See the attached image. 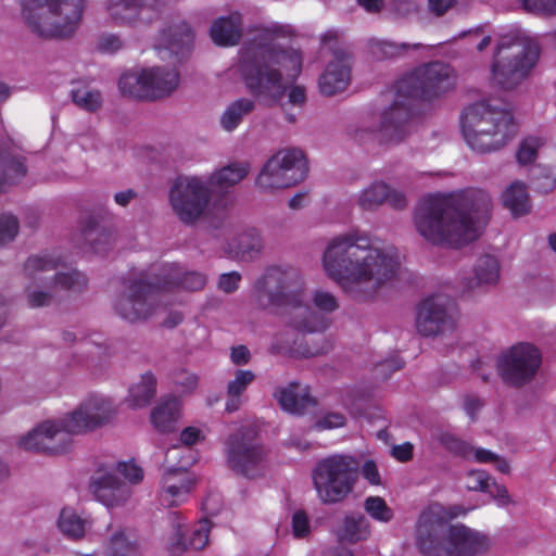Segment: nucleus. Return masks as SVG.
Masks as SVG:
<instances>
[{
  "mask_svg": "<svg viewBox=\"0 0 556 556\" xmlns=\"http://www.w3.org/2000/svg\"><path fill=\"white\" fill-rule=\"evenodd\" d=\"M402 255L397 248L358 229L329 240L323 254L326 275L349 296L364 301L374 298L400 274Z\"/></svg>",
  "mask_w": 556,
  "mask_h": 556,
  "instance_id": "obj_1",
  "label": "nucleus"
},
{
  "mask_svg": "<svg viewBox=\"0 0 556 556\" xmlns=\"http://www.w3.org/2000/svg\"><path fill=\"white\" fill-rule=\"evenodd\" d=\"M255 301L264 309L285 316L286 323L303 333L321 332L329 320L314 312L332 313L339 307L334 294L316 289L307 294L304 276L296 267L276 265L268 267L255 285Z\"/></svg>",
  "mask_w": 556,
  "mask_h": 556,
  "instance_id": "obj_2",
  "label": "nucleus"
},
{
  "mask_svg": "<svg viewBox=\"0 0 556 556\" xmlns=\"http://www.w3.org/2000/svg\"><path fill=\"white\" fill-rule=\"evenodd\" d=\"M490 211L491 198L482 190L428 195L415 208L414 225L432 244L460 247L481 235Z\"/></svg>",
  "mask_w": 556,
  "mask_h": 556,
  "instance_id": "obj_3",
  "label": "nucleus"
},
{
  "mask_svg": "<svg viewBox=\"0 0 556 556\" xmlns=\"http://www.w3.org/2000/svg\"><path fill=\"white\" fill-rule=\"evenodd\" d=\"M303 55L299 49L282 48L274 39L244 46L239 62L230 71L239 73L256 97L277 103L289 85L300 76Z\"/></svg>",
  "mask_w": 556,
  "mask_h": 556,
  "instance_id": "obj_4",
  "label": "nucleus"
},
{
  "mask_svg": "<svg viewBox=\"0 0 556 556\" xmlns=\"http://www.w3.org/2000/svg\"><path fill=\"white\" fill-rule=\"evenodd\" d=\"M455 86L453 68L443 62H431L399 79L389 91L390 105L381 113L380 131L389 141H399L407 132L417 99H429Z\"/></svg>",
  "mask_w": 556,
  "mask_h": 556,
  "instance_id": "obj_5",
  "label": "nucleus"
},
{
  "mask_svg": "<svg viewBox=\"0 0 556 556\" xmlns=\"http://www.w3.org/2000/svg\"><path fill=\"white\" fill-rule=\"evenodd\" d=\"M456 513L433 503L422 511L416 528V541L425 556H476L489 547L481 532L457 523L445 527Z\"/></svg>",
  "mask_w": 556,
  "mask_h": 556,
  "instance_id": "obj_6",
  "label": "nucleus"
},
{
  "mask_svg": "<svg viewBox=\"0 0 556 556\" xmlns=\"http://www.w3.org/2000/svg\"><path fill=\"white\" fill-rule=\"evenodd\" d=\"M206 283V277L198 271L182 273L179 266L172 265L163 275L161 285L151 286L142 281L129 283L117 296L114 309L124 319L135 323L149 318L161 308L159 302L163 291L180 287L197 291Z\"/></svg>",
  "mask_w": 556,
  "mask_h": 556,
  "instance_id": "obj_7",
  "label": "nucleus"
},
{
  "mask_svg": "<svg viewBox=\"0 0 556 556\" xmlns=\"http://www.w3.org/2000/svg\"><path fill=\"white\" fill-rule=\"evenodd\" d=\"M85 8L86 0H24L22 16L36 36L67 39L79 28Z\"/></svg>",
  "mask_w": 556,
  "mask_h": 556,
  "instance_id": "obj_8",
  "label": "nucleus"
},
{
  "mask_svg": "<svg viewBox=\"0 0 556 556\" xmlns=\"http://www.w3.org/2000/svg\"><path fill=\"white\" fill-rule=\"evenodd\" d=\"M517 127L506 110L491 109L485 102L468 106L462 115V132L468 146L480 153L504 147Z\"/></svg>",
  "mask_w": 556,
  "mask_h": 556,
  "instance_id": "obj_9",
  "label": "nucleus"
},
{
  "mask_svg": "<svg viewBox=\"0 0 556 556\" xmlns=\"http://www.w3.org/2000/svg\"><path fill=\"white\" fill-rule=\"evenodd\" d=\"M63 269L60 258L52 255L27 260L24 270L31 280L26 288L29 305H47L63 291H79L87 285V278L81 273Z\"/></svg>",
  "mask_w": 556,
  "mask_h": 556,
  "instance_id": "obj_10",
  "label": "nucleus"
},
{
  "mask_svg": "<svg viewBox=\"0 0 556 556\" xmlns=\"http://www.w3.org/2000/svg\"><path fill=\"white\" fill-rule=\"evenodd\" d=\"M192 40V31L184 21H179L161 31L156 46L157 54L161 59H169L172 62L165 66L146 67L149 100L166 97L178 87L179 73L175 63L179 60V54L189 49Z\"/></svg>",
  "mask_w": 556,
  "mask_h": 556,
  "instance_id": "obj_11",
  "label": "nucleus"
},
{
  "mask_svg": "<svg viewBox=\"0 0 556 556\" xmlns=\"http://www.w3.org/2000/svg\"><path fill=\"white\" fill-rule=\"evenodd\" d=\"M358 459L351 454H332L317 462L312 480L323 504H337L345 500L358 480Z\"/></svg>",
  "mask_w": 556,
  "mask_h": 556,
  "instance_id": "obj_12",
  "label": "nucleus"
},
{
  "mask_svg": "<svg viewBox=\"0 0 556 556\" xmlns=\"http://www.w3.org/2000/svg\"><path fill=\"white\" fill-rule=\"evenodd\" d=\"M540 55L536 40L526 34L514 40L503 39L492 64V79L504 89L519 85L536 65Z\"/></svg>",
  "mask_w": 556,
  "mask_h": 556,
  "instance_id": "obj_13",
  "label": "nucleus"
},
{
  "mask_svg": "<svg viewBox=\"0 0 556 556\" xmlns=\"http://www.w3.org/2000/svg\"><path fill=\"white\" fill-rule=\"evenodd\" d=\"M212 191L205 176H177L168 191L170 207L177 218L187 225L195 224L206 213Z\"/></svg>",
  "mask_w": 556,
  "mask_h": 556,
  "instance_id": "obj_14",
  "label": "nucleus"
},
{
  "mask_svg": "<svg viewBox=\"0 0 556 556\" xmlns=\"http://www.w3.org/2000/svg\"><path fill=\"white\" fill-rule=\"evenodd\" d=\"M307 172L305 155L300 149H283L263 165L255 184L264 192L293 187L301 182Z\"/></svg>",
  "mask_w": 556,
  "mask_h": 556,
  "instance_id": "obj_15",
  "label": "nucleus"
},
{
  "mask_svg": "<svg viewBox=\"0 0 556 556\" xmlns=\"http://www.w3.org/2000/svg\"><path fill=\"white\" fill-rule=\"evenodd\" d=\"M117 408L113 397L98 393L90 394L73 410L62 416L65 431L73 438V435L85 434L103 428L114 420Z\"/></svg>",
  "mask_w": 556,
  "mask_h": 556,
  "instance_id": "obj_16",
  "label": "nucleus"
},
{
  "mask_svg": "<svg viewBox=\"0 0 556 556\" xmlns=\"http://www.w3.org/2000/svg\"><path fill=\"white\" fill-rule=\"evenodd\" d=\"M541 361L542 355L536 346L520 342L501 354L497 369L505 381L520 386L535 376Z\"/></svg>",
  "mask_w": 556,
  "mask_h": 556,
  "instance_id": "obj_17",
  "label": "nucleus"
},
{
  "mask_svg": "<svg viewBox=\"0 0 556 556\" xmlns=\"http://www.w3.org/2000/svg\"><path fill=\"white\" fill-rule=\"evenodd\" d=\"M17 444L25 451L56 455L71 450L73 438L65 431V424L60 417L39 422L21 437Z\"/></svg>",
  "mask_w": 556,
  "mask_h": 556,
  "instance_id": "obj_18",
  "label": "nucleus"
},
{
  "mask_svg": "<svg viewBox=\"0 0 556 556\" xmlns=\"http://www.w3.org/2000/svg\"><path fill=\"white\" fill-rule=\"evenodd\" d=\"M454 307L442 295L425 299L418 306L416 316L417 330L424 336L444 333L454 328Z\"/></svg>",
  "mask_w": 556,
  "mask_h": 556,
  "instance_id": "obj_19",
  "label": "nucleus"
},
{
  "mask_svg": "<svg viewBox=\"0 0 556 556\" xmlns=\"http://www.w3.org/2000/svg\"><path fill=\"white\" fill-rule=\"evenodd\" d=\"M228 466L239 475L256 477L263 469L264 448L243 437L232 435L226 442Z\"/></svg>",
  "mask_w": 556,
  "mask_h": 556,
  "instance_id": "obj_20",
  "label": "nucleus"
},
{
  "mask_svg": "<svg viewBox=\"0 0 556 556\" xmlns=\"http://www.w3.org/2000/svg\"><path fill=\"white\" fill-rule=\"evenodd\" d=\"M170 534L167 539V547L173 554H180L189 548L202 549L208 543L211 522L207 519L199 520L191 529L187 538V523L185 517L172 514L169 517Z\"/></svg>",
  "mask_w": 556,
  "mask_h": 556,
  "instance_id": "obj_21",
  "label": "nucleus"
},
{
  "mask_svg": "<svg viewBox=\"0 0 556 556\" xmlns=\"http://www.w3.org/2000/svg\"><path fill=\"white\" fill-rule=\"evenodd\" d=\"M159 0H116L108 5L110 17L119 25L150 23L160 13Z\"/></svg>",
  "mask_w": 556,
  "mask_h": 556,
  "instance_id": "obj_22",
  "label": "nucleus"
},
{
  "mask_svg": "<svg viewBox=\"0 0 556 556\" xmlns=\"http://www.w3.org/2000/svg\"><path fill=\"white\" fill-rule=\"evenodd\" d=\"M350 59L344 51H336L318 80L323 94L333 96L342 92L350 84Z\"/></svg>",
  "mask_w": 556,
  "mask_h": 556,
  "instance_id": "obj_23",
  "label": "nucleus"
},
{
  "mask_svg": "<svg viewBox=\"0 0 556 556\" xmlns=\"http://www.w3.org/2000/svg\"><path fill=\"white\" fill-rule=\"evenodd\" d=\"M188 463L179 468L167 470L162 479L160 501L165 506H177L185 503L191 492L193 481L184 469Z\"/></svg>",
  "mask_w": 556,
  "mask_h": 556,
  "instance_id": "obj_24",
  "label": "nucleus"
},
{
  "mask_svg": "<svg viewBox=\"0 0 556 556\" xmlns=\"http://www.w3.org/2000/svg\"><path fill=\"white\" fill-rule=\"evenodd\" d=\"M96 498L109 508L124 505L131 496L130 488L112 472H105L92 483Z\"/></svg>",
  "mask_w": 556,
  "mask_h": 556,
  "instance_id": "obj_25",
  "label": "nucleus"
},
{
  "mask_svg": "<svg viewBox=\"0 0 556 556\" xmlns=\"http://www.w3.org/2000/svg\"><path fill=\"white\" fill-rule=\"evenodd\" d=\"M182 416V401L176 395L162 396L150 413V422L161 433L175 431Z\"/></svg>",
  "mask_w": 556,
  "mask_h": 556,
  "instance_id": "obj_26",
  "label": "nucleus"
},
{
  "mask_svg": "<svg viewBox=\"0 0 556 556\" xmlns=\"http://www.w3.org/2000/svg\"><path fill=\"white\" fill-rule=\"evenodd\" d=\"M250 169L251 167L248 162H233L214 170L208 176H205V178L212 192L226 193L242 181L250 173Z\"/></svg>",
  "mask_w": 556,
  "mask_h": 556,
  "instance_id": "obj_27",
  "label": "nucleus"
},
{
  "mask_svg": "<svg viewBox=\"0 0 556 556\" xmlns=\"http://www.w3.org/2000/svg\"><path fill=\"white\" fill-rule=\"evenodd\" d=\"M466 488L470 491H480L490 494L498 505L509 503V495L504 485L497 484L488 472L483 470H470L465 477Z\"/></svg>",
  "mask_w": 556,
  "mask_h": 556,
  "instance_id": "obj_28",
  "label": "nucleus"
},
{
  "mask_svg": "<svg viewBox=\"0 0 556 556\" xmlns=\"http://www.w3.org/2000/svg\"><path fill=\"white\" fill-rule=\"evenodd\" d=\"M239 13H231L215 21L211 27V38L218 46H233L238 42L242 30Z\"/></svg>",
  "mask_w": 556,
  "mask_h": 556,
  "instance_id": "obj_29",
  "label": "nucleus"
},
{
  "mask_svg": "<svg viewBox=\"0 0 556 556\" xmlns=\"http://www.w3.org/2000/svg\"><path fill=\"white\" fill-rule=\"evenodd\" d=\"M370 532V523L363 515L345 516L336 530L338 540L350 544L366 541Z\"/></svg>",
  "mask_w": 556,
  "mask_h": 556,
  "instance_id": "obj_30",
  "label": "nucleus"
},
{
  "mask_svg": "<svg viewBox=\"0 0 556 556\" xmlns=\"http://www.w3.org/2000/svg\"><path fill=\"white\" fill-rule=\"evenodd\" d=\"M275 396L281 408L292 414L301 413L312 402L308 388L295 382L278 389Z\"/></svg>",
  "mask_w": 556,
  "mask_h": 556,
  "instance_id": "obj_31",
  "label": "nucleus"
},
{
  "mask_svg": "<svg viewBox=\"0 0 556 556\" xmlns=\"http://www.w3.org/2000/svg\"><path fill=\"white\" fill-rule=\"evenodd\" d=\"M156 394V378L151 371L142 374L128 391L126 403L131 408H143Z\"/></svg>",
  "mask_w": 556,
  "mask_h": 556,
  "instance_id": "obj_32",
  "label": "nucleus"
},
{
  "mask_svg": "<svg viewBox=\"0 0 556 556\" xmlns=\"http://www.w3.org/2000/svg\"><path fill=\"white\" fill-rule=\"evenodd\" d=\"M118 89L129 98L149 100L146 67H134L124 72L118 79Z\"/></svg>",
  "mask_w": 556,
  "mask_h": 556,
  "instance_id": "obj_33",
  "label": "nucleus"
},
{
  "mask_svg": "<svg viewBox=\"0 0 556 556\" xmlns=\"http://www.w3.org/2000/svg\"><path fill=\"white\" fill-rule=\"evenodd\" d=\"M56 527L60 532L71 540H79L85 536L89 521L83 517L76 509L64 507L61 509L56 520Z\"/></svg>",
  "mask_w": 556,
  "mask_h": 556,
  "instance_id": "obj_34",
  "label": "nucleus"
},
{
  "mask_svg": "<svg viewBox=\"0 0 556 556\" xmlns=\"http://www.w3.org/2000/svg\"><path fill=\"white\" fill-rule=\"evenodd\" d=\"M503 205L518 217L526 215L531 210V203L526 186L520 181L510 184L502 194Z\"/></svg>",
  "mask_w": 556,
  "mask_h": 556,
  "instance_id": "obj_35",
  "label": "nucleus"
},
{
  "mask_svg": "<svg viewBox=\"0 0 556 556\" xmlns=\"http://www.w3.org/2000/svg\"><path fill=\"white\" fill-rule=\"evenodd\" d=\"M500 280V263L492 255L480 257L473 269L471 288H484L495 286Z\"/></svg>",
  "mask_w": 556,
  "mask_h": 556,
  "instance_id": "obj_36",
  "label": "nucleus"
},
{
  "mask_svg": "<svg viewBox=\"0 0 556 556\" xmlns=\"http://www.w3.org/2000/svg\"><path fill=\"white\" fill-rule=\"evenodd\" d=\"M263 248V241L258 232L251 230L241 233L230 245L231 257L249 260Z\"/></svg>",
  "mask_w": 556,
  "mask_h": 556,
  "instance_id": "obj_37",
  "label": "nucleus"
},
{
  "mask_svg": "<svg viewBox=\"0 0 556 556\" xmlns=\"http://www.w3.org/2000/svg\"><path fill=\"white\" fill-rule=\"evenodd\" d=\"M254 109V102L249 99H239L230 103L220 116V125L227 131L235 130Z\"/></svg>",
  "mask_w": 556,
  "mask_h": 556,
  "instance_id": "obj_38",
  "label": "nucleus"
},
{
  "mask_svg": "<svg viewBox=\"0 0 556 556\" xmlns=\"http://www.w3.org/2000/svg\"><path fill=\"white\" fill-rule=\"evenodd\" d=\"M388 194L389 186L382 181H375L358 194L357 203L363 210L371 211L384 203Z\"/></svg>",
  "mask_w": 556,
  "mask_h": 556,
  "instance_id": "obj_39",
  "label": "nucleus"
},
{
  "mask_svg": "<svg viewBox=\"0 0 556 556\" xmlns=\"http://www.w3.org/2000/svg\"><path fill=\"white\" fill-rule=\"evenodd\" d=\"M462 456L468 460H473L481 464H493L496 470L502 473L509 472L508 462L489 450L475 447L467 443Z\"/></svg>",
  "mask_w": 556,
  "mask_h": 556,
  "instance_id": "obj_40",
  "label": "nucleus"
},
{
  "mask_svg": "<svg viewBox=\"0 0 556 556\" xmlns=\"http://www.w3.org/2000/svg\"><path fill=\"white\" fill-rule=\"evenodd\" d=\"M26 173L24 163L0 154V191L17 182Z\"/></svg>",
  "mask_w": 556,
  "mask_h": 556,
  "instance_id": "obj_41",
  "label": "nucleus"
},
{
  "mask_svg": "<svg viewBox=\"0 0 556 556\" xmlns=\"http://www.w3.org/2000/svg\"><path fill=\"white\" fill-rule=\"evenodd\" d=\"M105 556H139V549L125 531L118 530L111 536Z\"/></svg>",
  "mask_w": 556,
  "mask_h": 556,
  "instance_id": "obj_42",
  "label": "nucleus"
},
{
  "mask_svg": "<svg viewBox=\"0 0 556 556\" xmlns=\"http://www.w3.org/2000/svg\"><path fill=\"white\" fill-rule=\"evenodd\" d=\"M74 103L86 111H96L102 105L101 93L89 86H79L72 91Z\"/></svg>",
  "mask_w": 556,
  "mask_h": 556,
  "instance_id": "obj_43",
  "label": "nucleus"
},
{
  "mask_svg": "<svg viewBox=\"0 0 556 556\" xmlns=\"http://www.w3.org/2000/svg\"><path fill=\"white\" fill-rule=\"evenodd\" d=\"M365 511L376 521L387 523L393 519V509L380 496H368L364 501Z\"/></svg>",
  "mask_w": 556,
  "mask_h": 556,
  "instance_id": "obj_44",
  "label": "nucleus"
},
{
  "mask_svg": "<svg viewBox=\"0 0 556 556\" xmlns=\"http://www.w3.org/2000/svg\"><path fill=\"white\" fill-rule=\"evenodd\" d=\"M545 140L541 136L531 135L526 137L519 144L517 160L521 164H529L536 159L539 150L544 146Z\"/></svg>",
  "mask_w": 556,
  "mask_h": 556,
  "instance_id": "obj_45",
  "label": "nucleus"
},
{
  "mask_svg": "<svg viewBox=\"0 0 556 556\" xmlns=\"http://www.w3.org/2000/svg\"><path fill=\"white\" fill-rule=\"evenodd\" d=\"M419 47V43L408 45L381 40L375 43L374 49L376 53H380L382 56L392 58L405 53L410 49H417Z\"/></svg>",
  "mask_w": 556,
  "mask_h": 556,
  "instance_id": "obj_46",
  "label": "nucleus"
},
{
  "mask_svg": "<svg viewBox=\"0 0 556 556\" xmlns=\"http://www.w3.org/2000/svg\"><path fill=\"white\" fill-rule=\"evenodd\" d=\"M254 378L255 375L251 370H237L233 379L228 382L227 394L241 395Z\"/></svg>",
  "mask_w": 556,
  "mask_h": 556,
  "instance_id": "obj_47",
  "label": "nucleus"
},
{
  "mask_svg": "<svg viewBox=\"0 0 556 556\" xmlns=\"http://www.w3.org/2000/svg\"><path fill=\"white\" fill-rule=\"evenodd\" d=\"M18 232V222L12 214L0 216V245L11 242Z\"/></svg>",
  "mask_w": 556,
  "mask_h": 556,
  "instance_id": "obj_48",
  "label": "nucleus"
},
{
  "mask_svg": "<svg viewBox=\"0 0 556 556\" xmlns=\"http://www.w3.org/2000/svg\"><path fill=\"white\" fill-rule=\"evenodd\" d=\"M346 418L343 414L328 412L317 417L314 428L317 430H332L345 426Z\"/></svg>",
  "mask_w": 556,
  "mask_h": 556,
  "instance_id": "obj_49",
  "label": "nucleus"
},
{
  "mask_svg": "<svg viewBox=\"0 0 556 556\" xmlns=\"http://www.w3.org/2000/svg\"><path fill=\"white\" fill-rule=\"evenodd\" d=\"M523 8L538 15H556V0H522Z\"/></svg>",
  "mask_w": 556,
  "mask_h": 556,
  "instance_id": "obj_50",
  "label": "nucleus"
},
{
  "mask_svg": "<svg viewBox=\"0 0 556 556\" xmlns=\"http://www.w3.org/2000/svg\"><path fill=\"white\" fill-rule=\"evenodd\" d=\"M116 471L130 483H139L143 479V470L135 462H122L116 465Z\"/></svg>",
  "mask_w": 556,
  "mask_h": 556,
  "instance_id": "obj_51",
  "label": "nucleus"
},
{
  "mask_svg": "<svg viewBox=\"0 0 556 556\" xmlns=\"http://www.w3.org/2000/svg\"><path fill=\"white\" fill-rule=\"evenodd\" d=\"M435 439L442 443L447 450L453 453L462 455L467 443L456 438L454 434L447 431H438Z\"/></svg>",
  "mask_w": 556,
  "mask_h": 556,
  "instance_id": "obj_52",
  "label": "nucleus"
},
{
  "mask_svg": "<svg viewBox=\"0 0 556 556\" xmlns=\"http://www.w3.org/2000/svg\"><path fill=\"white\" fill-rule=\"evenodd\" d=\"M359 471L362 477L371 485L381 484V475L377 464L374 460L368 459L364 462V464L358 468V472Z\"/></svg>",
  "mask_w": 556,
  "mask_h": 556,
  "instance_id": "obj_53",
  "label": "nucleus"
},
{
  "mask_svg": "<svg viewBox=\"0 0 556 556\" xmlns=\"http://www.w3.org/2000/svg\"><path fill=\"white\" fill-rule=\"evenodd\" d=\"M123 47L122 39L113 34H104L98 39L97 48L104 53H114Z\"/></svg>",
  "mask_w": 556,
  "mask_h": 556,
  "instance_id": "obj_54",
  "label": "nucleus"
},
{
  "mask_svg": "<svg viewBox=\"0 0 556 556\" xmlns=\"http://www.w3.org/2000/svg\"><path fill=\"white\" fill-rule=\"evenodd\" d=\"M292 530L295 538H304L309 533L308 517L303 510H298L293 514Z\"/></svg>",
  "mask_w": 556,
  "mask_h": 556,
  "instance_id": "obj_55",
  "label": "nucleus"
},
{
  "mask_svg": "<svg viewBox=\"0 0 556 556\" xmlns=\"http://www.w3.org/2000/svg\"><path fill=\"white\" fill-rule=\"evenodd\" d=\"M205 431L202 427L189 426L180 432V441L186 446H191L203 441Z\"/></svg>",
  "mask_w": 556,
  "mask_h": 556,
  "instance_id": "obj_56",
  "label": "nucleus"
},
{
  "mask_svg": "<svg viewBox=\"0 0 556 556\" xmlns=\"http://www.w3.org/2000/svg\"><path fill=\"white\" fill-rule=\"evenodd\" d=\"M175 383L182 394H189L198 386V376L192 372H184L176 379Z\"/></svg>",
  "mask_w": 556,
  "mask_h": 556,
  "instance_id": "obj_57",
  "label": "nucleus"
},
{
  "mask_svg": "<svg viewBox=\"0 0 556 556\" xmlns=\"http://www.w3.org/2000/svg\"><path fill=\"white\" fill-rule=\"evenodd\" d=\"M288 90V103L293 106H302L306 101V90L303 86L289 85L286 91Z\"/></svg>",
  "mask_w": 556,
  "mask_h": 556,
  "instance_id": "obj_58",
  "label": "nucleus"
},
{
  "mask_svg": "<svg viewBox=\"0 0 556 556\" xmlns=\"http://www.w3.org/2000/svg\"><path fill=\"white\" fill-rule=\"evenodd\" d=\"M456 0H428V10L435 16H442L454 8Z\"/></svg>",
  "mask_w": 556,
  "mask_h": 556,
  "instance_id": "obj_59",
  "label": "nucleus"
},
{
  "mask_svg": "<svg viewBox=\"0 0 556 556\" xmlns=\"http://www.w3.org/2000/svg\"><path fill=\"white\" fill-rule=\"evenodd\" d=\"M240 279V275L236 271L223 274L219 278L218 285L223 291L229 293L238 288Z\"/></svg>",
  "mask_w": 556,
  "mask_h": 556,
  "instance_id": "obj_60",
  "label": "nucleus"
},
{
  "mask_svg": "<svg viewBox=\"0 0 556 556\" xmlns=\"http://www.w3.org/2000/svg\"><path fill=\"white\" fill-rule=\"evenodd\" d=\"M413 444L405 442L400 445H394L391 450V455L400 462H407L413 457Z\"/></svg>",
  "mask_w": 556,
  "mask_h": 556,
  "instance_id": "obj_61",
  "label": "nucleus"
},
{
  "mask_svg": "<svg viewBox=\"0 0 556 556\" xmlns=\"http://www.w3.org/2000/svg\"><path fill=\"white\" fill-rule=\"evenodd\" d=\"M230 358L235 365H245L250 361V351L244 345L235 346L231 349Z\"/></svg>",
  "mask_w": 556,
  "mask_h": 556,
  "instance_id": "obj_62",
  "label": "nucleus"
},
{
  "mask_svg": "<svg viewBox=\"0 0 556 556\" xmlns=\"http://www.w3.org/2000/svg\"><path fill=\"white\" fill-rule=\"evenodd\" d=\"M393 10L400 15H407L417 9L414 0H395L392 3Z\"/></svg>",
  "mask_w": 556,
  "mask_h": 556,
  "instance_id": "obj_63",
  "label": "nucleus"
},
{
  "mask_svg": "<svg viewBox=\"0 0 556 556\" xmlns=\"http://www.w3.org/2000/svg\"><path fill=\"white\" fill-rule=\"evenodd\" d=\"M481 407L482 402L476 396H467L464 400V409L471 419H475L476 414Z\"/></svg>",
  "mask_w": 556,
  "mask_h": 556,
  "instance_id": "obj_64",
  "label": "nucleus"
}]
</instances>
